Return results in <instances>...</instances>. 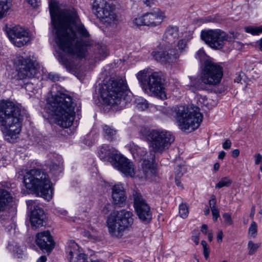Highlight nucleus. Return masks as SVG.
<instances>
[{
	"label": "nucleus",
	"instance_id": "nucleus-8",
	"mask_svg": "<svg viewBox=\"0 0 262 262\" xmlns=\"http://www.w3.org/2000/svg\"><path fill=\"white\" fill-rule=\"evenodd\" d=\"M162 77V73L160 72L150 73L147 70L140 71L137 76L145 93L164 99L166 98V95Z\"/></svg>",
	"mask_w": 262,
	"mask_h": 262
},
{
	"label": "nucleus",
	"instance_id": "nucleus-42",
	"mask_svg": "<svg viewBox=\"0 0 262 262\" xmlns=\"http://www.w3.org/2000/svg\"><path fill=\"white\" fill-rule=\"evenodd\" d=\"M25 88L30 95L31 93L34 94L37 91V87L32 82L26 83Z\"/></svg>",
	"mask_w": 262,
	"mask_h": 262
},
{
	"label": "nucleus",
	"instance_id": "nucleus-5",
	"mask_svg": "<svg viewBox=\"0 0 262 262\" xmlns=\"http://www.w3.org/2000/svg\"><path fill=\"white\" fill-rule=\"evenodd\" d=\"M26 187L34 191L38 196L50 201L53 195L51 183L48 174L43 170L32 169L24 177Z\"/></svg>",
	"mask_w": 262,
	"mask_h": 262
},
{
	"label": "nucleus",
	"instance_id": "nucleus-6",
	"mask_svg": "<svg viewBox=\"0 0 262 262\" xmlns=\"http://www.w3.org/2000/svg\"><path fill=\"white\" fill-rule=\"evenodd\" d=\"M133 216L132 212L125 209L111 212L106 221L110 235L113 238H122L125 231L132 227L134 223Z\"/></svg>",
	"mask_w": 262,
	"mask_h": 262
},
{
	"label": "nucleus",
	"instance_id": "nucleus-56",
	"mask_svg": "<svg viewBox=\"0 0 262 262\" xmlns=\"http://www.w3.org/2000/svg\"><path fill=\"white\" fill-rule=\"evenodd\" d=\"M207 230H208V226H207V225H206V224L203 225L202 226V228H201V231L204 234L206 235L207 234Z\"/></svg>",
	"mask_w": 262,
	"mask_h": 262
},
{
	"label": "nucleus",
	"instance_id": "nucleus-36",
	"mask_svg": "<svg viewBox=\"0 0 262 262\" xmlns=\"http://www.w3.org/2000/svg\"><path fill=\"white\" fill-rule=\"evenodd\" d=\"M195 57L200 62H204V63L207 60H212L209 58L205 53V51L203 49L199 50L195 54Z\"/></svg>",
	"mask_w": 262,
	"mask_h": 262
},
{
	"label": "nucleus",
	"instance_id": "nucleus-40",
	"mask_svg": "<svg viewBox=\"0 0 262 262\" xmlns=\"http://www.w3.org/2000/svg\"><path fill=\"white\" fill-rule=\"evenodd\" d=\"M259 246L260 245L258 244H255L251 241H249L248 244V249L249 250L248 254L250 255L254 254L259 248Z\"/></svg>",
	"mask_w": 262,
	"mask_h": 262
},
{
	"label": "nucleus",
	"instance_id": "nucleus-47",
	"mask_svg": "<svg viewBox=\"0 0 262 262\" xmlns=\"http://www.w3.org/2000/svg\"><path fill=\"white\" fill-rule=\"evenodd\" d=\"M48 78L51 81L55 82L59 80V76L56 74L49 73L48 74Z\"/></svg>",
	"mask_w": 262,
	"mask_h": 262
},
{
	"label": "nucleus",
	"instance_id": "nucleus-33",
	"mask_svg": "<svg viewBox=\"0 0 262 262\" xmlns=\"http://www.w3.org/2000/svg\"><path fill=\"white\" fill-rule=\"evenodd\" d=\"M8 248L9 250L13 252L15 256L17 258L22 257L24 251L18 245L16 244L15 245L13 244H9Z\"/></svg>",
	"mask_w": 262,
	"mask_h": 262
},
{
	"label": "nucleus",
	"instance_id": "nucleus-23",
	"mask_svg": "<svg viewBox=\"0 0 262 262\" xmlns=\"http://www.w3.org/2000/svg\"><path fill=\"white\" fill-rule=\"evenodd\" d=\"M99 156L101 160L110 162L113 165L120 154L118 151L113 147L108 145H104L99 151Z\"/></svg>",
	"mask_w": 262,
	"mask_h": 262
},
{
	"label": "nucleus",
	"instance_id": "nucleus-13",
	"mask_svg": "<svg viewBox=\"0 0 262 262\" xmlns=\"http://www.w3.org/2000/svg\"><path fill=\"white\" fill-rule=\"evenodd\" d=\"M6 31L11 42L17 47L26 45L30 40L29 30L19 25L6 27Z\"/></svg>",
	"mask_w": 262,
	"mask_h": 262
},
{
	"label": "nucleus",
	"instance_id": "nucleus-60",
	"mask_svg": "<svg viewBox=\"0 0 262 262\" xmlns=\"http://www.w3.org/2000/svg\"><path fill=\"white\" fill-rule=\"evenodd\" d=\"M225 155H226V153H225V151H221L220 152L219 157H218L219 159H223L224 158L225 156Z\"/></svg>",
	"mask_w": 262,
	"mask_h": 262
},
{
	"label": "nucleus",
	"instance_id": "nucleus-41",
	"mask_svg": "<svg viewBox=\"0 0 262 262\" xmlns=\"http://www.w3.org/2000/svg\"><path fill=\"white\" fill-rule=\"evenodd\" d=\"M188 206L185 204H181L179 206V214L181 217L185 219L188 214Z\"/></svg>",
	"mask_w": 262,
	"mask_h": 262
},
{
	"label": "nucleus",
	"instance_id": "nucleus-62",
	"mask_svg": "<svg viewBox=\"0 0 262 262\" xmlns=\"http://www.w3.org/2000/svg\"><path fill=\"white\" fill-rule=\"evenodd\" d=\"M101 54H102L101 57L100 58V60L102 59H104L105 57H106L107 56V54L106 52H104L103 51H102L100 53Z\"/></svg>",
	"mask_w": 262,
	"mask_h": 262
},
{
	"label": "nucleus",
	"instance_id": "nucleus-16",
	"mask_svg": "<svg viewBox=\"0 0 262 262\" xmlns=\"http://www.w3.org/2000/svg\"><path fill=\"white\" fill-rule=\"evenodd\" d=\"M136 173L139 179L149 181L154 180L157 176V170L154 166L153 158L152 160L143 159Z\"/></svg>",
	"mask_w": 262,
	"mask_h": 262
},
{
	"label": "nucleus",
	"instance_id": "nucleus-4",
	"mask_svg": "<svg viewBox=\"0 0 262 262\" xmlns=\"http://www.w3.org/2000/svg\"><path fill=\"white\" fill-rule=\"evenodd\" d=\"M50 110L57 124L62 127L71 126L75 118V105L72 98L65 94L53 95L48 99Z\"/></svg>",
	"mask_w": 262,
	"mask_h": 262
},
{
	"label": "nucleus",
	"instance_id": "nucleus-64",
	"mask_svg": "<svg viewBox=\"0 0 262 262\" xmlns=\"http://www.w3.org/2000/svg\"><path fill=\"white\" fill-rule=\"evenodd\" d=\"M258 43L259 46V48L262 51V38L258 41Z\"/></svg>",
	"mask_w": 262,
	"mask_h": 262
},
{
	"label": "nucleus",
	"instance_id": "nucleus-17",
	"mask_svg": "<svg viewBox=\"0 0 262 262\" xmlns=\"http://www.w3.org/2000/svg\"><path fill=\"white\" fill-rule=\"evenodd\" d=\"M112 165L126 177H133L135 174L133 162L121 154L117 157Z\"/></svg>",
	"mask_w": 262,
	"mask_h": 262
},
{
	"label": "nucleus",
	"instance_id": "nucleus-7",
	"mask_svg": "<svg viewBox=\"0 0 262 262\" xmlns=\"http://www.w3.org/2000/svg\"><path fill=\"white\" fill-rule=\"evenodd\" d=\"M174 117L179 128L184 131L192 132L200 126L203 115L196 106H178L174 108Z\"/></svg>",
	"mask_w": 262,
	"mask_h": 262
},
{
	"label": "nucleus",
	"instance_id": "nucleus-9",
	"mask_svg": "<svg viewBox=\"0 0 262 262\" xmlns=\"http://www.w3.org/2000/svg\"><path fill=\"white\" fill-rule=\"evenodd\" d=\"M141 132L149 142L151 150L162 154L166 151L174 141V136L169 132L162 129L147 130L143 128Z\"/></svg>",
	"mask_w": 262,
	"mask_h": 262
},
{
	"label": "nucleus",
	"instance_id": "nucleus-24",
	"mask_svg": "<svg viewBox=\"0 0 262 262\" xmlns=\"http://www.w3.org/2000/svg\"><path fill=\"white\" fill-rule=\"evenodd\" d=\"M12 196L3 184H0V212L7 210L12 201Z\"/></svg>",
	"mask_w": 262,
	"mask_h": 262
},
{
	"label": "nucleus",
	"instance_id": "nucleus-58",
	"mask_svg": "<svg viewBox=\"0 0 262 262\" xmlns=\"http://www.w3.org/2000/svg\"><path fill=\"white\" fill-rule=\"evenodd\" d=\"M179 178V177H176V184L177 185V186L182 188H183V185L181 184L180 181L179 180V179H178Z\"/></svg>",
	"mask_w": 262,
	"mask_h": 262
},
{
	"label": "nucleus",
	"instance_id": "nucleus-25",
	"mask_svg": "<svg viewBox=\"0 0 262 262\" xmlns=\"http://www.w3.org/2000/svg\"><path fill=\"white\" fill-rule=\"evenodd\" d=\"M179 28L175 26H169L166 29L163 40L168 43H174L179 37Z\"/></svg>",
	"mask_w": 262,
	"mask_h": 262
},
{
	"label": "nucleus",
	"instance_id": "nucleus-10",
	"mask_svg": "<svg viewBox=\"0 0 262 262\" xmlns=\"http://www.w3.org/2000/svg\"><path fill=\"white\" fill-rule=\"evenodd\" d=\"M92 7L94 14L107 26L115 27L119 23L115 6L110 0H94Z\"/></svg>",
	"mask_w": 262,
	"mask_h": 262
},
{
	"label": "nucleus",
	"instance_id": "nucleus-52",
	"mask_svg": "<svg viewBox=\"0 0 262 262\" xmlns=\"http://www.w3.org/2000/svg\"><path fill=\"white\" fill-rule=\"evenodd\" d=\"M210 253V249L208 246L203 248V254L206 259H207L209 257Z\"/></svg>",
	"mask_w": 262,
	"mask_h": 262
},
{
	"label": "nucleus",
	"instance_id": "nucleus-61",
	"mask_svg": "<svg viewBox=\"0 0 262 262\" xmlns=\"http://www.w3.org/2000/svg\"><path fill=\"white\" fill-rule=\"evenodd\" d=\"M254 214H255V208H254V207H253L251 208V212H250V217L251 218L253 219V216L254 215Z\"/></svg>",
	"mask_w": 262,
	"mask_h": 262
},
{
	"label": "nucleus",
	"instance_id": "nucleus-29",
	"mask_svg": "<svg viewBox=\"0 0 262 262\" xmlns=\"http://www.w3.org/2000/svg\"><path fill=\"white\" fill-rule=\"evenodd\" d=\"M103 132L105 138L112 141L114 139V137L116 134V130L110 126L104 125L103 126Z\"/></svg>",
	"mask_w": 262,
	"mask_h": 262
},
{
	"label": "nucleus",
	"instance_id": "nucleus-18",
	"mask_svg": "<svg viewBox=\"0 0 262 262\" xmlns=\"http://www.w3.org/2000/svg\"><path fill=\"white\" fill-rule=\"evenodd\" d=\"M36 243L42 251L50 253L55 246V243L49 231L38 233L36 236Z\"/></svg>",
	"mask_w": 262,
	"mask_h": 262
},
{
	"label": "nucleus",
	"instance_id": "nucleus-50",
	"mask_svg": "<svg viewBox=\"0 0 262 262\" xmlns=\"http://www.w3.org/2000/svg\"><path fill=\"white\" fill-rule=\"evenodd\" d=\"M200 234V233L199 232H198L195 234H193L192 236V240L195 243L196 245H198L199 243Z\"/></svg>",
	"mask_w": 262,
	"mask_h": 262
},
{
	"label": "nucleus",
	"instance_id": "nucleus-38",
	"mask_svg": "<svg viewBox=\"0 0 262 262\" xmlns=\"http://www.w3.org/2000/svg\"><path fill=\"white\" fill-rule=\"evenodd\" d=\"M257 233V225L256 222L253 221L248 229V236L250 237L255 238Z\"/></svg>",
	"mask_w": 262,
	"mask_h": 262
},
{
	"label": "nucleus",
	"instance_id": "nucleus-14",
	"mask_svg": "<svg viewBox=\"0 0 262 262\" xmlns=\"http://www.w3.org/2000/svg\"><path fill=\"white\" fill-rule=\"evenodd\" d=\"M133 197L134 206L139 219L145 224L149 223L152 219L149 206L140 192L134 191Z\"/></svg>",
	"mask_w": 262,
	"mask_h": 262
},
{
	"label": "nucleus",
	"instance_id": "nucleus-19",
	"mask_svg": "<svg viewBox=\"0 0 262 262\" xmlns=\"http://www.w3.org/2000/svg\"><path fill=\"white\" fill-rule=\"evenodd\" d=\"M151 55L157 61L164 63L172 62L179 56L177 51L173 49L165 51L154 50L152 52Z\"/></svg>",
	"mask_w": 262,
	"mask_h": 262
},
{
	"label": "nucleus",
	"instance_id": "nucleus-54",
	"mask_svg": "<svg viewBox=\"0 0 262 262\" xmlns=\"http://www.w3.org/2000/svg\"><path fill=\"white\" fill-rule=\"evenodd\" d=\"M223 236V233L222 231H220L218 232L217 235V239L218 242H221L222 241Z\"/></svg>",
	"mask_w": 262,
	"mask_h": 262
},
{
	"label": "nucleus",
	"instance_id": "nucleus-34",
	"mask_svg": "<svg viewBox=\"0 0 262 262\" xmlns=\"http://www.w3.org/2000/svg\"><path fill=\"white\" fill-rule=\"evenodd\" d=\"M144 19V15L143 14L142 16L133 18L130 21V24L132 25L133 27H139L141 26H146Z\"/></svg>",
	"mask_w": 262,
	"mask_h": 262
},
{
	"label": "nucleus",
	"instance_id": "nucleus-21",
	"mask_svg": "<svg viewBox=\"0 0 262 262\" xmlns=\"http://www.w3.org/2000/svg\"><path fill=\"white\" fill-rule=\"evenodd\" d=\"M216 32L218 34V36L214 38L215 42H212L213 48L215 49H222L226 41H233L237 37L236 35L233 32L227 34L220 29H216Z\"/></svg>",
	"mask_w": 262,
	"mask_h": 262
},
{
	"label": "nucleus",
	"instance_id": "nucleus-39",
	"mask_svg": "<svg viewBox=\"0 0 262 262\" xmlns=\"http://www.w3.org/2000/svg\"><path fill=\"white\" fill-rule=\"evenodd\" d=\"M178 160H177V165L175 167L176 177H181L186 171V168L184 164L177 163Z\"/></svg>",
	"mask_w": 262,
	"mask_h": 262
},
{
	"label": "nucleus",
	"instance_id": "nucleus-12",
	"mask_svg": "<svg viewBox=\"0 0 262 262\" xmlns=\"http://www.w3.org/2000/svg\"><path fill=\"white\" fill-rule=\"evenodd\" d=\"M17 70V78L20 80L34 77L38 72L39 65L30 58L17 55L14 60Z\"/></svg>",
	"mask_w": 262,
	"mask_h": 262
},
{
	"label": "nucleus",
	"instance_id": "nucleus-22",
	"mask_svg": "<svg viewBox=\"0 0 262 262\" xmlns=\"http://www.w3.org/2000/svg\"><path fill=\"white\" fill-rule=\"evenodd\" d=\"M112 196L114 205L118 207L125 205L126 196L122 185L117 184L113 187Z\"/></svg>",
	"mask_w": 262,
	"mask_h": 262
},
{
	"label": "nucleus",
	"instance_id": "nucleus-55",
	"mask_svg": "<svg viewBox=\"0 0 262 262\" xmlns=\"http://www.w3.org/2000/svg\"><path fill=\"white\" fill-rule=\"evenodd\" d=\"M239 155V150L238 149H234L232 151V156L233 158H237Z\"/></svg>",
	"mask_w": 262,
	"mask_h": 262
},
{
	"label": "nucleus",
	"instance_id": "nucleus-46",
	"mask_svg": "<svg viewBox=\"0 0 262 262\" xmlns=\"http://www.w3.org/2000/svg\"><path fill=\"white\" fill-rule=\"evenodd\" d=\"M61 163L59 162L58 163H52L50 165V169L52 170H57L60 168Z\"/></svg>",
	"mask_w": 262,
	"mask_h": 262
},
{
	"label": "nucleus",
	"instance_id": "nucleus-63",
	"mask_svg": "<svg viewBox=\"0 0 262 262\" xmlns=\"http://www.w3.org/2000/svg\"><path fill=\"white\" fill-rule=\"evenodd\" d=\"M204 214L205 215H208L210 213V209L209 208L206 207L204 210Z\"/></svg>",
	"mask_w": 262,
	"mask_h": 262
},
{
	"label": "nucleus",
	"instance_id": "nucleus-48",
	"mask_svg": "<svg viewBox=\"0 0 262 262\" xmlns=\"http://www.w3.org/2000/svg\"><path fill=\"white\" fill-rule=\"evenodd\" d=\"M255 159V164L258 165L261 161L262 156L260 154H256L254 156Z\"/></svg>",
	"mask_w": 262,
	"mask_h": 262
},
{
	"label": "nucleus",
	"instance_id": "nucleus-43",
	"mask_svg": "<svg viewBox=\"0 0 262 262\" xmlns=\"http://www.w3.org/2000/svg\"><path fill=\"white\" fill-rule=\"evenodd\" d=\"M223 217L225 221V224L226 226H231L233 224V221L231 216L228 213H225L223 215Z\"/></svg>",
	"mask_w": 262,
	"mask_h": 262
},
{
	"label": "nucleus",
	"instance_id": "nucleus-28",
	"mask_svg": "<svg viewBox=\"0 0 262 262\" xmlns=\"http://www.w3.org/2000/svg\"><path fill=\"white\" fill-rule=\"evenodd\" d=\"M209 205L211 210L213 221L215 222L220 216V214L219 210L216 207V198L214 195H212L209 200Z\"/></svg>",
	"mask_w": 262,
	"mask_h": 262
},
{
	"label": "nucleus",
	"instance_id": "nucleus-2",
	"mask_svg": "<svg viewBox=\"0 0 262 262\" xmlns=\"http://www.w3.org/2000/svg\"><path fill=\"white\" fill-rule=\"evenodd\" d=\"M99 92L103 102L112 106L122 108L132 100V93L122 79H110L100 86Z\"/></svg>",
	"mask_w": 262,
	"mask_h": 262
},
{
	"label": "nucleus",
	"instance_id": "nucleus-45",
	"mask_svg": "<svg viewBox=\"0 0 262 262\" xmlns=\"http://www.w3.org/2000/svg\"><path fill=\"white\" fill-rule=\"evenodd\" d=\"M111 209L112 205L110 204L107 203L103 206V208L101 210V212L103 214H106L111 211Z\"/></svg>",
	"mask_w": 262,
	"mask_h": 262
},
{
	"label": "nucleus",
	"instance_id": "nucleus-11",
	"mask_svg": "<svg viewBox=\"0 0 262 262\" xmlns=\"http://www.w3.org/2000/svg\"><path fill=\"white\" fill-rule=\"evenodd\" d=\"M223 76V68L213 60H207L204 63L201 74V80L204 84L216 86L220 83Z\"/></svg>",
	"mask_w": 262,
	"mask_h": 262
},
{
	"label": "nucleus",
	"instance_id": "nucleus-37",
	"mask_svg": "<svg viewBox=\"0 0 262 262\" xmlns=\"http://www.w3.org/2000/svg\"><path fill=\"white\" fill-rule=\"evenodd\" d=\"M232 184V180L228 177H224L221 179V180L215 185L216 188H221L223 187H229Z\"/></svg>",
	"mask_w": 262,
	"mask_h": 262
},
{
	"label": "nucleus",
	"instance_id": "nucleus-53",
	"mask_svg": "<svg viewBox=\"0 0 262 262\" xmlns=\"http://www.w3.org/2000/svg\"><path fill=\"white\" fill-rule=\"evenodd\" d=\"M231 145V141L227 139L225 141V142L223 144V147L225 149H228L230 148Z\"/></svg>",
	"mask_w": 262,
	"mask_h": 262
},
{
	"label": "nucleus",
	"instance_id": "nucleus-15",
	"mask_svg": "<svg viewBox=\"0 0 262 262\" xmlns=\"http://www.w3.org/2000/svg\"><path fill=\"white\" fill-rule=\"evenodd\" d=\"M28 209L30 211V222L32 227L38 228L43 225L45 218V213L42 209L38 206L35 201H27Z\"/></svg>",
	"mask_w": 262,
	"mask_h": 262
},
{
	"label": "nucleus",
	"instance_id": "nucleus-30",
	"mask_svg": "<svg viewBox=\"0 0 262 262\" xmlns=\"http://www.w3.org/2000/svg\"><path fill=\"white\" fill-rule=\"evenodd\" d=\"M201 82L200 80L196 78L191 79V83L189 86V89L192 92L196 93L199 90H203L204 89V85Z\"/></svg>",
	"mask_w": 262,
	"mask_h": 262
},
{
	"label": "nucleus",
	"instance_id": "nucleus-31",
	"mask_svg": "<svg viewBox=\"0 0 262 262\" xmlns=\"http://www.w3.org/2000/svg\"><path fill=\"white\" fill-rule=\"evenodd\" d=\"M136 107L141 111H144L149 106V103L146 99L142 97H138L135 100Z\"/></svg>",
	"mask_w": 262,
	"mask_h": 262
},
{
	"label": "nucleus",
	"instance_id": "nucleus-57",
	"mask_svg": "<svg viewBox=\"0 0 262 262\" xmlns=\"http://www.w3.org/2000/svg\"><path fill=\"white\" fill-rule=\"evenodd\" d=\"M156 0H145L144 1V4L147 6H150L152 4H153Z\"/></svg>",
	"mask_w": 262,
	"mask_h": 262
},
{
	"label": "nucleus",
	"instance_id": "nucleus-20",
	"mask_svg": "<svg viewBox=\"0 0 262 262\" xmlns=\"http://www.w3.org/2000/svg\"><path fill=\"white\" fill-rule=\"evenodd\" d=\"M144 15L145 25L149 27H156L161 25L165 18L164 12L159 9Z\"/></svg>",
	"mask_w": 262,
	"mask_h": 262
},
{
	"label": "nucleus",
	"instance_id": "nucleus-26",
	"mask_svg": "<svg viewBox=\"0 0 262 262\" xmlns=\"http://www.w3.org/2000/svg\"><path fill=\"white\" fill-rule=\"evenodd\" d=\"M217 34L215 30H203L201 32V38L211 48H213L212 42H215L214 38L216 37Z\"/></svg>",
	"mask_w": 262,
	"mask_h": 262
},
{
	"label": "nucleus",
	"instance_id": "nucleus-59",
	"mask_svg": "<svg viewBox=\"0 0 262 262\" xmlns=\"http://www.w3.org/2000/svg\"><path fill=\"white\" fill-rule=\"evenodd\" d=\"M47 260V257L46 256H40L36 261V262H46Z\"/></svg>",
	"mask_w": 262,
	"mask_h": 262
},
{
	"label": "nucleus",
	"instance_id": "nucleus-49",
	"mask_svg": "<svg viewBox=\"0 0 262 262\" xmlns=\"http://www.w3.org/2000/svg\"><path fill=\"white\" fill-rule=\"evenodd\" d=\"M84 236L85 237H88L89 239H94V241H97V240L98 239L97 237H96V236H95L94 235H92L88 231H85L84 232Z\"/></svg>",
	"mask_w": 262,
	"mask_h": 262
},
{
	"label": "nucleus",
	"instance_id": "nucleus-27",
	"mask_svg": "<svg viewBox=\"0 0 262 262\" xmlns=\"http://www.w3.org/2000/svg\"><path fill=\"white\" fill-rule=\"evenodd\" d=\"M129 149L135 158H143L146 154V152L143 148L140 147L134 144L129 145Z\"/></svg>",
	"mask_w": 262,
	"mask_h": 262
},
{
	"label": "nucleus",
	"instance_id": "nucleus-44",
	"mask_svg": "<svg viewBox=\"0 0 262 262\" xmlns=\"http://www.w3.org/2000/svg\"><path fill=\"white\" fill-rule=\"evenodd\" d=\"M187 45V42L185 39L180 40L178 42V47L180 50H183Z\"/></svg>",
	"mask_w": 262,
	"mask_h": 262
},
{
	"label": "nucleus",
	"instance_id": "nucleus-1",
	"mask_svg": "<svg viewBox=\"0 0 262 262\" xmlns=\"http://www.w3.org/2000/svg\"><path fill=\"white\" fill-rule=\"evenodd\" d=\"M49 5L56 42L67 53L59 60L68 70L75 71L79 60L86 56L87 47L91 44L90 35L74 8L61 9L57 0H49Z\"/></svg>",
	"mask_w": 262,
	"mask_h": 262
},
{
	"label": "nucleus",
	"instance_id": "nucleus-35",
	"mask_svg": "<svg viewBox=\"0 0 262 262\" xmlns=\"http://www.w3.org/2000/svg\"><path fill=\"white\" fill-rule=\"evenodd\" d=\"M245 31L253 35H257L262 33V25L256 26H248L245 28Z\"/></svg>",
	"mask_w": 262,
	"mask_h": 262
},
{
	"label": "nucleus",
	"instance_id": "nucleus-32",
	"mask_svg": "<svg viewBox=\"0 0 262 262\" xmlns=\"http://www.w3.org/2000/svg\"><path fill=\"white\" fill-rule=\"evenodd\" d=\"M10 8L7 0H0V19L6 15Z\"/></svg>",
	"mask_w": 262,
	"mask_h": 262
},
{
	"label": "nucleus",
	"instance_id": "nucleus-3",
	"mask_svg": "<svg viewBox=\"0 0 262 262\" xmlns=\"http://www.w3.org/2000/svg\"><path fill=\"white\" fill-rule=\"evenodd\" d=\"M23 114L21 108L13 102H1L0 121L6 127L5 138L9 142H14L18 137L21 130Z\"/></svg>",
	"mask_w": 262,
	"mask_h": 262
},
{
	"label": "nucleus",
	"instance_id": "nucleus-51",
	"mask_svg": "<svg viewBox=\"0 0 262 262\" xmlns=\"http://www.w3.org/2000/svg\"><path fill=\"white\" fill-rule=\"evenodd\" d=\"M30 5L33 7L38 6V4L40 3V0H26Z\"/></svg>",
	"mask_w": 262,
	"mask_h": 262
}]
</instances>
